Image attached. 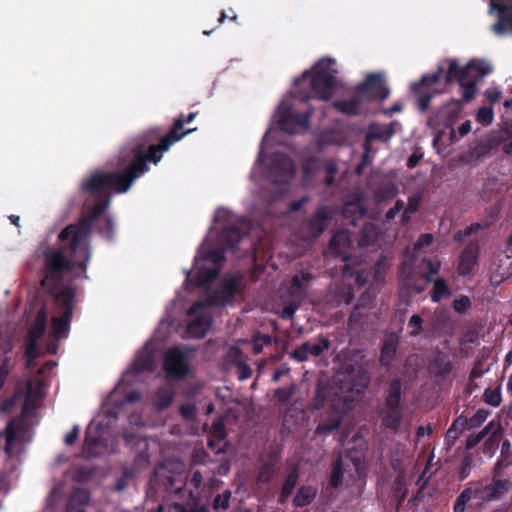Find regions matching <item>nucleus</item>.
<instances>
[{
    "mask_svg": "<svg viewBox=\"0 0 512 512\" xmlns=\"http://www.w3.org/2000/svg\"><path fill=\"white\" fill-rule=\"evenodd\" d=\"M119 165L125 167L123 172L96 170L84 178L80 191L85 195L84 209L86 217L79 223L70 224L63 229L62 237L74 233V241L91 235L92 227L103 237L112 240L115 223L111 216L100 220V216L108 209L111 202V191L125 193L133 182L149 170L145 151L131 143L119 152Z\"/></svg>",
    "mask_w": 512,
    "mask_h": 512,
    "instance_id": "f257e3e1",
    "label": "nucleus"
},
{
    "mask_svg": "<svg viewBox=\"0 0 512 512\" xmlns=\"http://www.w3.org/2000/svg\"><path fill=\"white\" fill-rule=\"evenodd\" d=\"M62 233L63 230L59 233L58 239L62 243H67L70 258H67L61 249L55 247H47L43 251L40 285L49 297H56L66 288L62 287V282L67 273L72 272L76 267L85 271L91 258L90 236L74 241V233L66 237H62Z\"/></svg>",
    "mask_w": 512,
    "mask_h": 512,
    "instance_id": "f03ea898",
    "label": "nucleus"
},
{
    "mask_svg": "<svg viewBox=\"0 0 512 512\" xmlns=\"http://www.w3.org/2000/svg\"><path fill=\"white\" fill-rule=\"evenodd\" d=\"M492 71V68L476 60L469 61L460 67L457 60H450L448 71L445 75V84L451 85L458 82L462 90L464 103L471 102L477 93V82Z\"/></svg>",
    "mask_w": 512,
    "mask_h": 512,
    "instance_id": "7ed1b4c3",
    "label": "nucleus"
},
{
    "mask_svg": "<svg viewBox=\"0 0 512 512\" xmlns=\"http://www.w3.org/2000/svg\"><path fill=\"white\" fill-rule=\"evenodd\" d=\"M335 66V60L321 58L313 66L311 75L309 71H305L300 78L295 79V85L310 77V86L315 97L327 101L333 97L338 86V71Z\"/></svg>",
    "mask_w": 512,
    "mask_h": 512,
    "instance_id": "20e7f679",
    "label": "nucleus"
},
{
    "mask_svg": "<svg viewBox=\"0 0 512 512\" xmlns=\"http://www.w3.org/2000/svg\"><path fill=\"white\" fill-rule=\"evenodd\" d=\"M197 112H191L186 117L180 115L175 119L168 134L160 138L159 144H151L145 141L136 142L137 146L145 151V157L149 162L157 164L163 157V153L168 151L172 144L181 140L185 135L196 129L183 130L184 124L192 122L197 116Z\"/></svg>",
    "mask_w": 512,
    "mask_h": 512,
    "instance_id": "39448f33",
    "label": "nucleus"
},
{
    "mask_svg": "<svg viewBox=\"0 0 512 512\" xmlns=\"http://www.w3.org/2000/svg\"><path fill=\"white\" fill-rule=\"evenodd\" d=\"M54 302L56 311L61 316L52 317V334L56 340L68 337L73 316V302L75 291L72 287H66L56 297H50Z\"/></svg>",
    "mask_w": 512,
    "mask_h": 512,
    "instance_id": "423d86ee",
    "label": "nucleus"
},
{
    "mask_svg": "<svg viewBox=\"0 0 512 512\" xmlns=\"http://www.w3.org/2000/svg\"><path fill=\"white\" fill-rule=\"evenodd\" d=\"M241 288V279L238 276L224 278L219 289L207 293L204 300L195 302L189 308V314L196 313L200 308L225 306L231 302Z\"/></svg>",
    "mask_w": 512,
    "mask_h": 512,
    "instance_id": "0eeeda50",
    "label": "nucleus"
},
{
    "mask_svg": "<svg viewBox=\"0 0 512 512\" xmlns=\"http://www.w3.org/2000/svg\"><path fill=\"white\" fill-rule=\"evenodd\" d=\"M355 90L361 95L364 101L383 102L390 95V89L385 80V74L374 72L366 75Z\"/></svg>",
    "mask_w": 512,
    "mask_h": 512,
    "instance_id": "6e6552de",
    "label": "nucleus"
},
{
    "mask_svg": "<svg viewBox=\"0 0 512 512\" xmlns=\"http://www.w3.org/2000/svg\"><path fill=\"white\" fill-rule=\"evenodd\" d=\"M312 110L295 111L288 101H282L278 107V126L283 132L294 134L309 126Z\"/></svg>",
    "mask_w": 512,
    "mask_h": 512,
    "instance_id": "1a4fd4ad",
    "label": "nucleus"
},
{
    "mask_svg": "<svg viewBox=\"0 0 512 512\" xmlns=\"http://www.w3.org/2000/svg\"><path fill=\"white\" fill-rule=\"evenodd\" d=\"M484 481H470L461 493L456 497L453 512H465L467 505L475 510H481L489 499L485 495Z\"/></svg>",
    "mask_w": 512,
    "mask_h": 512,
    "instance_id": "9d476101",
    "label": "nucleus"
},
{
    "mask_svg": "<svg viewBox=\"0 0 512 512\" xmlns=\"http://www.w3.org/2000/svg\"><path fill=\"white\" fill-rule=\"evenodd\" d=\"M267 178L275 184H287L295 174L293 160L284 153H274L269 157Z\"/></svg>",
    "mask_w": 512,
    "mask_h": 512,
    "instance_id": "9b49d317",
    "label": "nucleus"
},
{
    "mask_svg": "<svg viewBox=\"0 0 512 512\" xmlns=\"http://www.w3.org/2000/svg\"><path fill=\"white\" fill-rule=\"evenodd\" d=\"M164 370L173 379H183L189 373V364L185 354L178 347L170 348L164 357Z\"/></svg>",
    "mask_w": 512,
    "mask_h": 512,
    "instance_id": "f8f14e48",
    "label": "nucleus"
},
{
    "mask_svg": "<svg viewBox=\"0 0 512 512\" xmlns=\"http://www.w3.org/2000/svg\"><path fill=\"white\" fill-rule=\"evenodd\" d=\"M332 219V209L327 205L319 206L304 225L306 234L314 239L320 237Z\"/></svg>",
    "mask_w": 512,
    "mask_h": 512,
    "instance_id": "ddd939ff",
    "label": "nucleus"
},
{
    "mask_svg": "<svg viewBox=\"0 0 512 512\" xmlns=\"http://www.w3.org/2000/svg\"><path fill=\"white\" fill-rule=\"evenodd\" d=\"M314 279L315 277L310 271L300 270L291 277L287 286L288 295L295 301L304 300Z\"/></svg>",
    "mask_w": 512,
    "mask_h": 512,
    "instance_id": "4468645a",
    "label": "nucleus"
},
{
    "mask_svg": "<svg viewBox=\"0 0 512 512\" xmlns=\"http://www.w3.org/2000/svg\"><path fill=\"white\" fill-rule=\"evenodd\" d=\"M330 340L320 335L317 342L306 341L303 342L299 347L294 349L291 353V357L298 362L306 361L309 356H320L325 350L330 348Z\"/></svg>",
    "mask_w": 512,
    "mask_h": 512,
    "instance_id": "2eb2a0df",
    "label": "nucleus"
},
{
    "mask_svg": "<svg viewBox=\"0 0 512 512\" xmlns=\"http://www.w3.org/2000/svg\"><path fill=\"white\" fill-rule=\"evenodd\" d=\"M479 259V244L476 241H471L463 249L457 271L460 276L467 277L473 274Z\"/></svg>",
    "mask_w": 512,
    "mask_h": 512,
    "instance_id": "dca6fc26",
    "label": "nucleus"
},
{
    "mask_svg": "<svg viewBox=\"0 0 512 512\" xmlns=\"http://www.w3.org/2000/svg\"><path fill=\"white\" fill-rule=\"evenodd\" d=\"M189 316H195L187 325V332L191 337L203 338L210 329L213 319L212 315L206 308H200L196 313L189 314Z\"/></svg>",
    "mask_w": 512,
    "mask_h": 512,
    "instance_id": "f3484780",
    "label": "nucleus"
},
{
    "mask_svg": "<svg viewBox=\"0 0 512 512\" xmlns=\"http://www.w3.org/2000/svg\"><path fill=\"white\" fill-rule=\"evenodd\" d=\"M395 124V121L388 125L371 122L365 134L363 147H372L373 141L387 143L395 134Z\"/></svg>",
    "mask_w": 512,
    "mask_h": 512,
    "instance_id": "a211bd4d",
    "label": "nucleus"
},
{
    "mask_svg": "<svg viewBox=\"0 0 512 512\" xmlns=\"http://www.w3.org/2000/svg\"><path fill=\"white\" fill-rule=\"evenodd\" d=\"M461 111V101L452 99L439 108L431 120L437 125H443L444 127L449 128L456 122Z\"/></svg>",
    "mask_w": 512,
    "mask_h": 512,
    "instance_id": "6ab92c4d",
    "label": "nucleus"
},
{
    "mask_svg": "<svg viewBox=\"0 0 512 512\" xmlns=\"http://www.w3.org/2000/svg\"><path fill=\"white\" fill-rule=\"evenodd\" d=\"M497 467L493 469V477L489 483L484 482L486 496L490 502L499 501L512 490V481L507 478H497Z\"/></svg>",
    "mask_w": 512,
    "mask_h": 512,
    "instance_id": "aec40b11",
    "label": "nucleus"
},
{
    "mask_svg": "<svg viewBox=\"0 0 512 512\" xmlns=\"http://www.w3.org/2000/svg\"><path fill=\"white\" fill-rule=\"evenodd\" d=\"M431 374L441 381H446L454 370V363L449 355L437 350L429 360Z\"/></svg>",
    "mask_w": 512,
    "mask_h": 512,
    "instance_id": "412c9836",
    "label": "nucleus"
},
{
    "mask_svg": "<svg viewBox=\"0 0 512 512\" xmlns=\"http://www.w3.org/2000/svg\"><path fill=\"white\" fill-rule=\"evenodd\" d=\"M366 213L367 208L361 195H353L343 203L342 216L353 226H356L357 220L363 218Z\"/></svg>",
    "mask_w": 512,
    "mask_h": 512,
    "instance_id": "4be33fe9",
    "label": "nucleus"
},
{
    "mask_svg": "<svg viewBox=\"0 0 512 512\" xmlns=\"http://www.w3.org/2000/svg\"><path fill=\"white\" fill-rule=\"evenodd\" d=\"M410 91L415 99V107L421 114L428 111L432 99L438 93L437 89L433 87H425L417 82L411 83Z\"/></svg>",
    "mask_w": 512,
    "mask_h": 512,
    "instance_id": "5701e85b",
    "label": "nucleus"
},
{
    "mask_svg": "<svg viewBox=\"0 0 512 512\" xmlns=\"http://www.w3.org/2000/svg\"><path fill=\"white\" fill-rule=\"evenodd\" d=\"M151 485H160L169 494H180L185 485V480L180 475H157L151 479Z\"/></svg>",
    "mask_w": 512,
    "mask_h": 512,
    "instance_id": "b1692460",
    "label": "nucleus"
},
{
    "mask_svg": "<svg viewBox=\"0 0 512 512\" xmlns=\"http://www.w3.org/2000/svg\"><path fill=\"white\" fill-rule=\"evenodd\" d=\"M381 415L382 426L397 433L403 420V406H384Z\"/></svg>",
    "mask_w": 512,
    "mask_h": 512,
    "instance_id": "393cba45",
    "label": "nucleus"
},
{
    "mask_svg": "<svg viewBox=\"0 0 512 512\" xmlns=\"http://www.w3.org/2000/svg\"><path fill=\"white\" fill-rule=\"evenodd\" d=\"M244 236L243 231L234 225L223 227L219 232V242L225 250H233Z\"/></svg>",
    "mask_w": 512,
    "mask_h": 512,
    "instance_id": "a878e982",
    "label": "nucleus"
},
{
    "mask_svg": "<svg viewBox=\"0 0 512 512\" xmlns=\"http://www.w3.org/2000/svg\"><path fill=\"white\" fill-rule=\"evenodd\" d=\"M345 379L351 382V386L348 388V391L361 393L369 386L371 376L367 370L359 367L357 369H352L347 373Z\"/></svg>",
    "mask_w": 512,
    "mask_h": 512,
    "instance_id": "bb28decb",
    "label": "nucleus"
},
{
    "mask_svg": "<svg viewBox=\"0 0 512 512\" xmlns=\"http://www.w3.org/2000/svg\"><path fill=\"white\" fill-rule=\"evenodd\" d=\"M364 102L360 94L355 90L354 95L347 100H339L334 103L335 108L349 116H356L362 112V103Z\"/></svg>",
    "mask_w": 512,
    "mask_h": 512,
    "instance_id": "cd10ccee",
    "label": "nucleus"
},
{
    "mask_svg": "<svg viewBox=\"0 0 512 512\" xmlns=\"http://www.w3.org/2000/svg\"><path fill=\"white\" fill-rule=\"evenodd\" d=\"M89 500L90 494L87 490L76 488L68 499L66 510L67 512H84Z\"/></svg>",
    "mask_w": 512,
    "mask_h": 512,
    "instance_id": "c85d7f7f",
    "label": "nucleus"
},
{
    "mask_svg": "<svg viewBox=\"0 0 512 512\" xmlns=\"http://www.w3.org/2000/svg\"><path fill=\"white\" fill-rule=\"evenodd\" d=\"M343 422V414L340 411H334L328 418L323 419L315 429L318 436H327L337 431Z\"/></svg>",
    "mask_w": 512,
    "mask_h": 512,
    "instance_id": "c756f323",
    "label": "nucleus"
},
{
    "mask_svg": "<svg viewBox=\"0 0 512 512\" xmlns=\"http://www.w3.org/2000/svg\"><path fill=\"white\" fill-rule=\"evenodd\" d=\"M47 320H48V313L45 306H42L33 323L28 329V338L38 340L44 335L46 331L47 326Z\"/></svg>",
    "mask_w": 512,
    "mask_h": 512,
    "instance_id": "7c9ffc66",
    "label": "nucleus"
},
{
    "mask_svg": "<svg viewBox=\"0 0 512 512\" xmlns=\"http://www.w3.org/2000/svg\"><path fill=\"white\" fill-rule=\"evenodd\" d=\"M299 479V471L297 467H293L287 474L278 496V503L285 504L292 495Z\"/></svg>",
    "mask_w": 512,
    "mask_h": 512,
    "instance_id": "2f4dec72",
    "label": "nucleus"
},
{
    "mask_svg": "<svg viewBox=\"0 0 512 512\" xmlns=\"http://www.w3.org/2000/svg\"><path fill=\"white\" fill-rule=\"evenodd\" d=\"M402 380L394 378L385 391L384 406H403L402 405Z\"/></svg>",
    "mask_w": 512,
    "mask_h": 512,
    "instance_id": "473e14b6",
    "label": "nucleus"
},
{
    "mask_svg": "<svg viewBox=\"0 0 512 512\" xmlns=\"http://www.w3.org/2000/svg\"><path fill=\"white\" fill-rule=\"evenodd\" d=\"M379 237V228L376 224L372 222H367L362 227L359 238L358 245L360 247H369L375 244Z\"/></svg>",
    "mask_w": 512,
    "mask_h": 512,
    "instance_id": "72a5a7b5",
    "label": "nucleus"
},
{
    "mask_svg": "<svg viewBox=\"0 0 512 512\" xmlns=\"http://www.w3.org/2000/svg\"><path fill=\"white\" fill-rule=\"evenodd\" d=\"M316 495L317 489L315 487L303 485L297 490L292 501L293 505L297 508L306 507L314 501Z\"/></svg>",
    "mask_w": 512,
    "mask_h": 512,
    "instance_id": "f704fd0d",
    "label": "nucleus"
},
{
    "mask_svg": "<svg viewBox=\"0 0 512 512\" xmlns=\"http://www.w3.org/2000/svg\"><path fill=\"white\" fill-rule=\"evenodd\" d=\"M493 149L491 143L489 141H480L474 147H471L463 156V161L466 163H470L473 161H478L483 157H486L490 154Z\"/></svg>",
    "mask_w": 512,
    "mask_h": 512,
    "instance_id": "c9c22d12",
    "label": "nucleus"
},
{
    "mask_svg": "<svg viewBox=\"0 0 512 512\" xmlns=\"http://www.w3.org/2000/svg\"><path fill=\"white\" fill-rule=\"evenodd\" d=\"M497 213H498V211L496 208L490 209V211L488 212V217L486 218V220L484 222H475V223L470 224L463 231H459L457 233V237L458 238L469 237L470 235H472L473 233H475L479 230H484V229L489 228L494 223L495 218L497 217Z\"/></svg>",
    "mask_w": 512,
    "mask_h": 512,
    "instance_id": "e433bc0d",
    "label": "nucleus"
},
{
    "mask_svg": "<svg viewBox=\"0 0 512 512\" xmlns=\"http://www.w3.org/2000/svg\"><path fill=\"white\" fill-rule=\"evenodd\" d=\"M227 436L225 424L222 420L214 421L208 437V446L221 452V448H217L218 443L222 442Z\"/></svg>",
    "mask_w": 512,
    "mask_h": 512,
    "instance_id": "4c0bfd02",
    "label": "nucleus"
},
{
    "mask_svg": "<svg viewBox=\"0 0 512 512\" xmlns=\"http://www.w3.org/2000/svg\"><path fill=\"white\" fill-rule=\"evenodd\" d=\"M219 271V267L201 268L197 271L193 281L197 287H204L217 279Z\"/></svg>",
    "mask_w": 512,
    "mask_h": 512,
    "instance_id": "58836bf2",
    "label": "nucleus"
},
{
    "mask_svg": "<svg viewBox=\"0 0 512 512\" xmlns=\"http://www.w3.org/2000/svg\"><path fill=\"white\" fill-rule=\"evenodd\" d=\"M105 447L103 440L98 436H91L88 433L85 436L83 450L87 457L98 456Z\"/></svg>",
    "mask_w": 512,
    "mask_h": 512,
    "instance_id": "ea45409f",
    "label": "nucleus"
},
{
    "mask_svg": "<svg viewBox=\"0 0 512 512\" xmlns=\"http://www.w3.org/2000/svg\"><path fill=\"white\" fill-rule=\"evenodd\" d=\"M175 393L170 388H160L155 393L154 404L157 410L163 411L167 409L173 402Z\"/></svg>",
    "mask_w": 512,
    "mask_h": 512,
    "instance_id": "a19ab883",
    "label": "nucleus"
},
{
    "mask_svg": "<svg viewBox=\"0 0 512 512\" xmlns=\"http://www.w3.org/2000/svg\"><path fill=\"white\" fill-rule=\"evenodd\" d=\"M277 474V468L273 461L263 463L258 471L257 480L261 484L269 485Z\"/></svg>",
    "mask_w": 512,
    "mask_h": 512,
    "instance_id": "79ce46f5",
    "label": "nucleus"
},
{
    "mask_svg": "<svg viewBox=\"0 0 512 512\" xmlns=\"http://www.w3.org/2000/svg\"><path fill=\"white\" fill-rule=\"evenodd\" d=\"M432 282L434 283V286L431 291V300L434 303H438L443 298L451 295V291L445 279L437 278Z\"/></svg>",
    "mask_w": 512,
    "mask_h": 512,
    "instance_id": "37998d69",
    "label": "nucleus"
},
{
    "mask_svg": "<svg viewBox=\"0 0 512 512\" xmlns=\"http://www.w3.org/2000/svg\"><path fill=\"white\" fill-rule=\"evenodd\" d=\"M345 469L343 467V459L342 456H338L332 465V470L330 474V485L333 488H338L342 485L343 477H344Z\"/></svg>",
    "mask_w": 512,
    "mask_h": 512,
    "instance_id": "c03bdc74",
    "label": "nucleus"
},
{
    "mask_svg": "<svg viewBox=\"0 0 512 512\" xmlns=\"http://www.w3.org/2000/svg\"><path fill=\"white\" fill-rule=\"evenodd\" d=\"M465 429H471L469 418L460 415L453 421L452 425L447 430V436H451V433H455V435L453 436V440H456Z\"/></svg>",
    "mask_w": 512,
    "mask_h": 512,
    "instance_id": "a18cd8bd",
    "label": "nucleus"
},
{
    "mask_svg": "<svg viewBox=\"0 0 512 512\" xmlns=\"http://www.w3.org/2000/svg\"><path fill=\"white\" fill-rule=\"evenodd\" d=\"M483 397H484L485 403H487L493 407H498L502 401L500 386H498L494 389L487 388L484 392Z\"/></svg>",
    "mask_w": 512,
    "mask_h": 512,
    "instance_id": "49530a36",
    "label": "nucleus"
},
{
    "mask_svg": "<svg viewBox=\"0 0 512 512\" xmlns=\"http://www.w3.org/2000/svg\"><path fill=\"white\" fill-rule=\"evenodd\" d=\"M444 74L443 67H439L434 73L431 74H423L417 83L425 86L432 87V85L437 84Z\"/></svg>",
    "mask_w": 512,
    "mask_h": 512,
    "instance_id": "de8ad7c7",
    "label": "nucleus"
},
{
    "mask_svg": "<svg viewBox=\"0 0 512 512\" xmlns=\"http://www.w3.org/2000/svg\"><path fill=\"white\" fill-rule=\"evenodd\" d=\"M494 119V111L492 107L483 106L479 108L476 114V120L483 126H489Z\"/></svg>",
    "mask_w": 512,
    "mask_h": 512,
    "instance_id": "09e8293b",
    "label": "nucleus"
},
{
    "mask_svg": "<svg viewBox=\"0 0 512 512\" xmlns=\"http://www.w3.org/2000/svg\"><path fill=\"white\" fill-rule=\"evenodd\" d=\"M232 496V492L229 489H226L222 494L216 495L213 500L212 507L214 510L219 509H228L230 505V499Z\"/></svg>",
    "mask_w": 512,
    "mask_h": 512,
    "instance_id": "8fccbe9b",
    "label": "nucleus"
},
{
    "mask_svg": "<svg viewBox=\"0 0 512 512\" xmlns=\"http://www.w3.org/2000/svg\"><path fill=\"white\" fill-rule=\"evenodd\" d=\"M272 344V337L268 334H265V335H261V334H257L253 337V341H252V350H253V353L255 355H258L260 353H262L263 351V347L265 345H271Z\"/></svg>",
    "mask_w": 512,
    "mask_h": 512,
    "instance_id": "3c124183",
    "label": "nucleus"
},
{
    "mask_svg": "<svg viewBox=\"0 0 512 512\" xmlns=\"http://www.w3.org/2000/svg\"><path fill=\"white\" fill-rule=\"evenodd\" d=\"M473 464V455L470 453H467L463 456L461 460V465L459 469V479L461 481L467 479L471 473V466Z\"/></svg>",
    "mask_w": 512,
    "mask_h": 512,
    "instance_id": "603ef678",
    "label": "nucleus"
},
{
    "mask_svg": "<svg viewBox=\"0 0 512 512\" xmlns=\"http://www.w3.org/2000/svg\"><path fill=\"white\" fill-rule=\"evenodd\" d=\"M338 172V165L334 160H328L325 163V177L324 183L330 187L334 184L335 175Z\"/></svg>",
    "mask_w": 512,
    "mask_h": 512,
    "instance_id": "864d4df0",
    "label": "nucleus"
},
{
    "mask_svg": "<svg viewBox=\"0 0 512 512\" xmlns=\"http://www.w3.org/2000/svg\"><path fill=\"white\" fill-rule=\"evenodd\" d=\"M512 456V446L509 439H505L502 442L501 445V452H500V459L498 460L495 467H497V470H499V466L502 464V462H506L505 466H508L511 464L509 459Z\"/></svg>",
    "mask_w": 512,
    "mask_h": 512,
    "instance_id": "5fc2aeb1",
    "label": "nucleus"
},
{
    "mask_svg": "<svg viewBox=\"0 0 512 512\" xmlns=\"http://www.w3.org/2000/svg\"><path fill=\"white\" fill-rule=\"evenodd\" d=\"M293 395H294V386L293 385L290 387L278 388L274 392V396L282 404L288 403L292 399Z\"/></svg>",
    "mask_w": 512,
    "mask_h": 512,
    "instance_id": "6e6d98bb",
    "label": "nucleus"
},
{
    "mask_svg": "<svg viewBox=\"0 0 512 512\" xmlns=\"http://www.w3.org/2000/svg\"><path fill=\"white\" fill-rule=\"evenodd\" d=\"M489 414L490 412L488 410L482 408L478 409L476 413L469 418L470 428L473 429L480 427L485 422Z\"/></svg>",
    "mask_w": 512,
    "mask_h": 512,
    "instance_id": "4d7b16f0",
    "label": "nucleus"
},
{
    "mask_svg": "<svg viewBox=\"0 0 512 512\" xmlns=\"http://www.w3.org/2000/svg\"><path fill=\"white\" fill-rule=\"evenodd\" d=\"M471 306V300L468 296L462 295L453 301V309L458 313L466 312Z\"/></svg>",
    "mask_w": 512,
    "mask_h": 512,
    "instance_id": "13d9d810",
    "label": "nucleus"
},
{
    "mask_svg": "<svg viewBox=\"0 0 512 512\" xmlns=\"http://www.w3.org/2000/svg\"><path fill=\"white\" fill-rule=\"evenodd\" d=\"M25 357L27 358L28 361H32L38 357V340L27 337Z\"/></svg>",
    "mask_w": 512,
    "mask_h": 512,
    "instance_id": "bf43d9fd",
    "label": "nucleus"
},
{
    "mask_svg": "<svg viewBox=\"0 0 512 512\" xmlns=\"http://www.w3.org/2000/svg\"><path fill=\"white\" fill-rule=\"evenodd\" d=\"M409 327H412L413 330L411 331L412 336H418L421 334L423 330V319L419 314H413L409 320Z\"/></svg>",
    "mask_w": 512,
    "mask_h": 512,
    "instance_id": "052dcab7",
    "label": "nucleus"
},
{
    "mask_svg": "<svg viewBox=\"0 0 512 512\" xmlns=\"http://www.w3.org/2000/svg\"><path fill=\"white\" fill-rule=\"evenodd\" d=\"M485 437H486L485 431H480L478 433L470 434L466 440L465 448L467 450H471V449L475 448Z\"/></svg>",
    "mask_w": 512,
    "mask_h": 512,
    "instance_id": "680f3d73",
    "label": "nucleus"
},
{
    "mask_svg": "<svg viewBox=\"0 0 512 512\" xmlns=\"http://www.w3.org/2000/svg\"><path fill=\"white\" fill-rule=\"evenodd\" d=\"M171 508L174 512H209L204 505L187 508L183 503H173Z\"/></svg>",
    "mask_w": 512,
    "mask_h": 512,
    "instance_id": "e2e57ef3",
    "label": "nucleus"
},
{
    "mask_svg": "<svg viewBox=\"0 0 512 512\" xmlns=\"http://www.w3.org/2000/svg\"><path fill=\"white\" fill-rule=\"evenodd\" d=\"M433 240H434V237L432 234H430V233L421 234L414 244V249L421 250L424 247H428V246L432 245Z\"/></svg>",
    "mask_w": 512,
    "mask_h": 512,
    "instance_id": "0e129e2a",
    "label": "nucleus"
},
{
    "mask_svg": "<svg viewBox=\"0 0 512 512\" xmlns=\"http://www.w3.org/2000/svg\"><path fill=\"white\" fill-rule=\"evenodd\" d=\"M181 416L186 420H194L196 418V407L193 404H183L179 408Z\"/></svg>",
    "mask_w": 512,
    "mask_h": 512,
    "instance_id": "69168bd1",
    "label": "nucleus"
},
{
    "mask_svg": "<svg viewBox=\"0 0 512 512\" xmlns=\"http://www.w3.org/2000/svg\"><path fill=\"white\" fill-rule=\"evenodd\" d=\"M427 266L429 271L424 275V279L427 282H432L435 279L433 278L434 275L438 274L440 270V262H433L432 260L427 261Z\"/></svg>",
    "mask_w": 512,
    "mask_h": 512,
    "instance_id": "338daca9",
    "label": "nucleus"
},
{
    "mask_svg": "<svg viewBox=\"0 0 512 512\" xmlns=\"http://www.w3.org/2000/svg\"><path fill=\"white\" fill-rule=\"evenodd\" d=\"M396 350H397L396 343H394L393 341H391V342L385 341L382 346V349H381V356L392 359L396 354Z\"/></svg>",
    "mask_w": 512,
    "mask_h": 512,
    "instance_id": "774afa93",
    "label": "nucleus"
}]
</instances>
